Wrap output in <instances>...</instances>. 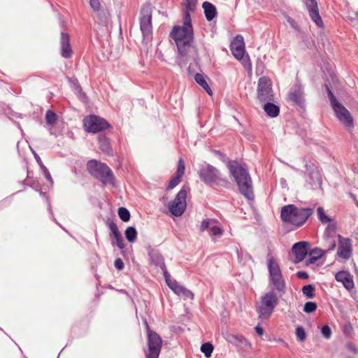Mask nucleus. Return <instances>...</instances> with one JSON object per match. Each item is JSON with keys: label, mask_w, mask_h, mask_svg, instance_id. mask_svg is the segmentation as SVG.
I'll return each instance as SVG.
<instances>
[{"label": "nucleus", "mask_w": 358, "mask_h": 358, "mask_svg": "<svg viewBox=\"0 0 358 358\" xmlns=\"http://www.w3.org/2000/svg\"><path fill=\"white\" fill-rule=\"evenodd\" d=\"M197 0H185V14L183 26L175 27L171 36L174 39L179 52L177 63L182 68L187 62V55L191 49L193 40V29L191 23L190 12L194 11Z\"/></svg>", "instance_id": "f257e3e1"}, {"label": "nucleus", "mask_w": 358, "mask_h": 358, "mask_svg": "<svg viewBox=\"0 0 358 358\" xmlns=\"http://www.w3.org/2000/svg\"><path fill=\"white\" fill-rule=\"evenodd\" d=\"M227 168L236 181L240 193L248 200H253L255 196L252 182L246 165L234 160L228 162Z\"/></svg>", "instance_id": "f03ea898"}, {"label": "nucleus", "mask_w": 358, "mask_h": 358, "mask_svg": "<svg viewBox=\"0 0 358 358\" xmlns=\"http://www.w3.org/2000/svg\"><path fill=\"white\" fill-rule=\"evenodd\" d=\"M312 213L311 208H299L289 204L282 208L280 217L283 222L299 227L306 222Z\"/></svg>", "instance_id": "7ed1b4c3"}, {"label": "nucleus", "mask_w": 358, "mask_h": 358, "mask_svg": "<svg viewBox=\"0 0 358 358\" xmlns=\"http://www.w3.org/2000/svg\"><path fill=\"white\" fill-rule=\"evenodd\" d=\"M91 176L99 180L102 185H115V176L109 166L96 159H91Z\"/></svg>", "instance_id": "20e7f679"}, {"label": "nucleus", "mask_w": 358, "mask_h": 358, "mask_svg": "<svg viewBox=\"0 0 358 358\" xmlns=\"http://www.w3.org/2000/svg\"><path fill=\"white\" fill-rule=\"evenodd\" d=\"M278 303V299L273 291L266 292L261 297L259 305L257 307L259 317L262 320H268L273 313Z\"/></svg>", "instance_id": "39448f33"}, {"label": "nucleus", "mask_w": 358, "mask_h": 358, "mask_svg": "<svg viewBox=\"0 0 358 358\" xmlns=\"http://www.w3.org/2000/svg\"><path fill=\"white\" fill-rule=\"evenodd\" d=\"M200 179L207 185H217L227 186L229 183L227 180L222 177V174L215 167L207 164L201 168L199 171Z\"/></svg>", "instance_id": "423d86ee"}, {"label": "nucleus", "mask_w": 358, "mask_h": 358, "mask_svg": "<svg viewBox=\"0 0 358 358\" xmlns=\"http://www.w3.org/2000/svg\"><path fill=\"white\" fill-rule=\"evenodd\" d=\"M268 268L270 280L275 289L281 294H284L286 292L285 282L282 278L279 264L273 257H270L268 259Z\"/></svg>", "instance_id": "0eeeda50"}, {"label": "nucleus", "mask_w": 358, "mask_h": 358, "mask_svg": "<svg viewBox=\"0 0 358 358\" xmlns=\"http://www.w3.org/2000/svg\"><path fill=\"white\" fill-rule=\"evenodd\" d=\"M148 334V350L145 352V358H159L162 347V339L156 332L152 331L147 322H145Z\"/></svg>", "instance_id": "6e6552de"}, {"label": "nucleus", "mask_w": 358, "mask_h": 358, "mask_svg": "<svg viewBox=\"0 0 358 358\" xmlns=\"http://www.w3.org/2000/svg\"><path fill=\"white\" fill-rule=\"evenodd\" d=\"M187 191L182 188L177 194L174 200L170 201L168 208L171 214L175 216H180L185 210Z\"/></svg>", "instance_id": "1a4fd4ad"}, {"label": "nucleus", "mask_w": 358, "mask_h": 358, "mask_svg": "<svg viewBox=\"0 0 358 358\" xmlns=\"http://www.w3.org/2000/svg\"><path fill=\"white\" fill-rule=\"evenodd\" d=\"M140 27L143 37L149 36L152 34V8L150 4H145L141 8Z\"/></svg>", "instance_id": "9d476101"}, {"label": "nucleus", "mask_w": 358, "mask_h": 358, "mask_svg": "<svg viewBox=\"0 0 358 358\" xmlns=\"http://www.w3.org/2000/svg\"><path fill=\"white\" fill-rule=\"evenodd\" d=\"M91 10L94 13V20L102 25H106L109 13L105 5L100 0H91Z\"/></svg>", "instance_id": "9b49d317"}, {"label": "nucleus", "mask_w": 358, "mask_h": 358, "mask_svg": "<svg viewBox=\"0 0 358 358\" xmlns=\"http://www.w3.org/2000/svg\"><path fill=\"white\" fill-rule=\"evenodd\" d=\"M257 98L261 102L273 100L271 82L265 77H262L258 80Z\"/></svg>", "instance_id": "f8f14e48"}, {"label": "nucleus", "mask_w": 358, "mask_h": 358, "mask_svg": "<svg viewBox=\"0 0 358 358\" xmlns=\"http://www.w3.org/2000/svg\"><path fill=\"white\" fill-rule=\"evenodd\" d=\"M333 109L336 117L347 129L350 130L352 128H353V118L350 113L345 107H344L343 105L341 103L337 104L335 107L333 108Z\"/></svg>", "instance_id": "ddd939ff"}, {"label": "nucleus", "mask_w": 358, "mask_h": 358, "mask_svg": "<svg viewBox=\"0 0 358 358\" xmlns=\"http://www.w3.org/2000/svg\"><path fill=\"white\" fill-rule=\"evenodd\" d=\"M289 100L301 108L305 107V95L303 86L296 83L291 89L288 94Z\"/></svg>", "instance_id": "4468645a"}, {"label": "nucleus", "mask_w": 358, "mask_h": 358, "mask_svg": "<svg viewBox=\"0 0 358 358\" xmlns=\"http://www.w3.org/2000/svg\"><path fill=\"white\" fill-rule=\"evenodd\" d=\"M337 237L338 238L337 256L348 260L350 258L352 253V241L350 238H344L341 235H338Z\"/></svg>", "instance_id": "2eb2a0df"}, {"label": "nucleus", "mask_w": 358, "mask_h": 358, "mask_svg": "<svg viewBox=\"0 0 358 358\" xmlns=\"http://www.w3.org/2000/svg\"><path fill=\"white\" fill-rule=\"evenodd\" d=\"M308 10V15L313 22L319 27H323V21L319 13L317 2L316 0H302Z\"/></svg>", "instance_id": "dca6fc26"}, {"label": "nucleus", "mask_w": 358, "mask_h": 358, "mask_svg": "<svg viewBox=\"0 0 358 358\" xmlns=\"http://www.w3.org/2000/svg\"><path fill=\"white\" fill-rule=\"evenodd\" d=\"M107 225L110 231V237L112 238V245H117L120 249H123L124 248L123 237L117 224L113 220H108L107 221Z\"/></svg>", "instance_id": "f3484780"}, {"label": "nucleus", "mask_w": 358, "mask_h": 358, "mask_svg": "<svg viewBox=\"0 0 358 358\" xmlns=\"http://www.w3.org/2000/svg\"><path fill=\"white\" fill-rule=\"evenodd\" d=\"M60 54L65 59H69L73 55V50L70 45L69 34L64 31L61 32L60 35Z\"/></svg>", "instance_id": "a211bd4d"}, {"label": "nucleus", "mask_w": 358, "mask_h": 358, "mask_svg": "<svg viewBox=\"0 0 358 358\" xmlns=\"http://www.w3.org/2000/svg\"><path fill=\"white\" fill-rule=\"evenodd\" d=\"M309 245L306 241H300L293 245L292 251L295 256L294 263H299L304 259L308 253Z\"/></svg>", "instance_id": "6ab92c4d"}, {"label": "nucleus", "mask_w": 358, "mask_h": 358, "mask_svg": "<svg viewBox=\"0 0 358 358\" xmlns=\"http://www.w3.org/2000/svg\"><path fill=\"white\" fill-rule=\"evenodd\" d=\"M231 50L233 55L237 59H241L245 54V43L243 38L241 35L235 37L231 43Z\"/></svg>", "instance_id": "aec40b11"}, {"label": "nucleus", "mask_w": 358, "mask_h": 358, "mask_svg": "<svg viewBox=\"0 0 358 358\" xmlns=\"http://www.w3.org/2000/svg\"><path fill=\"white\" fill-rule=\"evenodd\" d=\"M112 128L111 125L103 118L91 115V133H97Z\"/></svg>", "instance_id": "412c9836"}, {"label": "nucleus", "mask_w": 358, "mask_h": 358, "mask_svg": "<svg viewBox=\"0 0 358 358\" xmlns=\"http://www.w3.org/2000/svg\"><path fill=\"white\" fill-rule=\"evenodd\" d=\"M225 338L228 342L236 345L237 347L242 348L250 347V343L242 335L227 334Z\"/></svg>", "instance_id": "4be33fe9"}, {"label": "nucleus", "mask_w": 358, "mask_h": 358, "mask_svg": "<svg viewBox=\"0 0 358 358\" xmlns=\"http://www.w3.org/2000/svg\"><path fill=\"white\" fill-rule=\"evenodd\" d=\"M335 278L337 281L341 282L343 286L348 290L351 289L354 287V282L352 280L349 272L345 271H338Z\"/></svg>", "instance_id": "5701e85b"}, {"label": "nucleus", "mask_w": 358, "mask_h": 358, "mask_svg": "<svg viewBox=\"0 0 358 358\" xmlns=\"http://www.w3.org/2000/svg\"><path fill=\"white\" fill-rule=\"evenodd\" d=\"M98 144L99 149L108 156L113 155V150L111 148L109 138L105 134H99L98 136Z\"/></svg>", "instance_id": "b1692460"}, {"label": "nucleus", "mask_w": 358, "mask_h": 358, "mask_svg": "<svg viewBox=\"0 0 358 358\" xmlns=\"http://www.w3.org/2000/svg\"><path fill=\"white\" fill-rule=\"evenodd\" d=\"M148 255L150 257V262L160 268H164L165 263L162 255L159 252L158 250L149 248Z\"/></svg>", "instance_id": "393cba45"}, {"label": "nucleus", "mask_w": 358, "mask_h": 358, "mask_svg": "<svg viewBox=\"0 0 358 358\" xmlns=\"http://www.w3.org/2000/svg\"><path fill=\"white\" fill-rule=\"evenodd\" d=\"M202 7L204 10V14L208 21H211L217 15L215 6L210 2L205 1Z\"/></svg>", "instance_id": "a878e982"}, {"label": "nucleus", "mask_w": 358, "mask_h": 358, "mask_svg": "<svg viewBox=\"0 0 358 358\" xmlns=\"http://www.w3.org/2000/svg\"><path fill=\"white\" fill-rule=\"evenodd\" d=\"M32 153L34 155V159H36L37 164H38L41 170L42 171L45 179L51 184L53 185V179L50 175V173L49 172L47 167L43 164L41 157L38 156V155L35 152L32 151Z\"/></svg>", "instance_id": "bb28decb"}, {"label": "nucleus", "mask_w": 358, "mask_h": 358, "mask_svg": "<svg viewBox=\"0 0 358 358\" xmlns=\"http://www.w3.org/2000/svg\"><path fill=\"white\" fill-rule=\"evenodd\" d=\"M266 103L264 105L263 108L265 113L271 117H275L279 115L280 108L275 105L271 101H266Z\"/></svg>", "instance_id": "cd10ccee"}, {"label": "nucleus", "mask_w": 358, "mask_h": 358, "mask_svg": "<svg viewBox=\"0 0 358 358\" xmlns=\"http://www.w3.org/2000/svg\"><path fill=\"white\" fill-rule=\"evenodd\" d=\"M326 252H327L325 250H322L318 248L313 249L310 252V258L308 260H307V264H309L315 263L317 260L320 259Z\"/></svg>", "instance_id": "c85d7f7f"}, {"label": "nucleus", "mask_w": 358, "mask_h": 358, "mask_svg": "<svg viewBox=\"0 0 358 358\" xmlns=\"http://www.w3.org/2000/svg\"><path fill=\"white\" fill-rule=\"evenodd\" d=\"M194 79H195V81L201 87H202L208 94L212 95L213 92H212L211 89L210 88V87L208 86V83L206 82V80L203 75H201L200 73H196V75L194 76Z\"/></svg>", "instance_id": "c756f323"}, {"label": "nucleus", "mask_w": 358, "mask_h": 358, "mask_svg": "<svg viewBox=\"0 0 358 358\" xmlns=\"http://www.w3.org/2000/svg\"><path fill=\"white\" fill-rule=\"evenodd\" d=\"M58 120L57 115L52 110H48L45 113V122L48 124L53 126Z\"/></svg>", "instance_id": "7c9ffc66"}, {"label": "nucleus", "mask_w": 358, "mask_h": 358, "mask_svg": "<svg viewBox=\"0 0 358 358\" xmlns=\"http://www.w3.org/2000/svg\"><path fill=\"white\" fill-rule=\"evenodd\" d=\"M124 234L127 241L133 243L136 239L137 231L134 227H129L126 229Z\"/></svg>", "instance_id": "2f4dec72"}, {"label": "nucleus", "mask_w": 358, "mask_h": 358, "mask_svg": "<svg viewBox=\"0 0 358 358\" xmlns=\"http://www.w3.org/2000/svg\"><path fill=\"white\" fill-rule=\"evenodd\" d=\"M315 287L313 285H307L303 287L302 293L308 299H313L315 297Z\"/></svg>", "instance_id": "473e14b6"}, {"label": "nucleus", "mask_w": 358, "mask_h": 358, "mask_svg": "<svg viewBox=\"0 0 358 358\" xmlns=\"http://www.w3.org/2000/svg\"><path fill=\"white\" fill-rule=\"evenodd\" d=\"M214 350L213 345L210 343H205L201 346V351L204 354L206 358H210Z\"/></svg>", "instance_id": "72a5a7b5"}, {"label": "nucleus", "mask_w": 358, "mask_h": 358, "mask_svg": "<svg viewBox=\"0 0 358 358\" xmlns=\"http://www.w3.org/2000/svg\"><path fill=\"white\" fill-rule=\"evenodd\" d=\"M324 240H325V246L327 248L325 250L327 252L329 251H332L336 248L337 243L335 239V236L324 238Z\"/></svg>", "instance_id": "f704fd0d"}, {"label": "nucleus", "mask_w": 358, "mask_h": 358, "mask_svg": "<svg viewBox=\"0 0 358 358\" xmlns=\"http://www.w3.org/2000/svg\"><path fill=\"white\" fill-rule=\"evenodd\" d=\"M118 215L120 218L123 222H128L130 219V213L129 211L124 207H120L118 208Z\"/></svg>", "instance_id": "c9c22d12"}, {"label": "nucleus", "mask_w": 358, "mask_h": 358, "mask_svg": "<svg viewBox=\"0 0 358 358\" xmlns=\"http://www.w3.org/2000/svg\"><path fill=\"white\" fill-rule=\"evenodd\" d=\"M317 211L318 214V219L322 223L326 224L331 222V220L325 215L322 207H318Z\"/></svg>", "instance_id": "e433bc0d"}, {"label": "nucleus", "mask_w": 358, "mask_h": 358, "mask_svg": "<svg viewBox=\"0 0 358 358\" xmlns=\"http://www.w3.org/2000/svg\"><path fill=\"white\" fill-rule=\"evenodd\" d=\"M317 305L315 302L308 301L304 304L303 311L306 313H312L317 310Z\"/></svg>", "instance_id": "4c0bfd02"}, {"label": "nucleus", "mask_w": 358, "mask_h": 358, "mask_svg": "<svg viewBox=\"0 0 358 358\" xmlns=\"http://www.w3.org/2000/svg\"><path fill=\"white\" fill-rule=\"evenodd\" d=\"M217 221L213 219H206L203 220L201 224L200 230L203 231L206 229H210L213 224H217Z\"/></svg>", "instance_id": "58836bf2"}, {"label": "nucleus", "mask_w": 358, "mask_h": 358, "mask_svg": "<svg viewBox=\"0 0 358 358\" xmlns=\"http://www.w3.org/2000/svg\"><path fill=\"white\" fill-rule=\"evenodd\" d=\"M336 233V225L334 224H329L324 231V237L328 238V237H334L335 236L334 234Z\"/></svg>", "instance_id": "ea45409f"}, {"label": "nucleus", "mask_w": 358, "mask_h": 358, "mask_svg": "<svg viewBox=\"0 0 358 358\" xmlns=\"http://www.w3.org/2000/svg\"><path fill=\"white\" fill-rule=\"evenodd\" d=\"M296 336L297 339L303 342L306 338V334L305 332L304 329L301 326H298L296 329Z\"/></svg>", "instance_id": "a19ab883"}, {"label": "nucleus", "mask_w": 358, "mask_h": 358, "mask_svg": "<svg viewBox=\"0 0 358 358\" xmlns=\"http://www.w3.org/2000/svg\"><path fill=\"white\" fill-rule=\"evenodd\" d=\"M210 234L212 236H220L223 234V230L216 224H213L209 229Z\"/></svg>", "instance_id": "79ce46f5"}, {"label": "nucleus", "mask_w": 358, "mask_h": 358, "mask_svg": "<svg viewBox=\"0 0 358 358\" xmlns=\"http://www.w3.org/2000/svg\"><path fill=\"white\" fill-rule=\"evenodd\" d=\"M76 90L77 91V96H78V99L80 101H82L84 103L87 104V94L82 91L81 87L80 85H77L76 87Z\"/></svg>", "instance_id": "37998d69"}, {"label": "nucleus", "mask_w": 358, "mask_h": 358, "mask_svg": "<svg viewBox=\"0 0 358 358\" xmlns=\"http://www.w3.org/2000/svg\"><path fill=\"white\" fill-rule=\"evenodd\" d=\"M185 169V162L182 159H180L178 161V169H177L176 175L182 178V176L184 175Z\"/></svg>", "instance_id": "c03bdc74"}, {"label": "nucleus", "mask_w": 358, "mask_h": 358, "mask_svg": "<svg viewBox=\"0 0 358 358\" xmlns=\"http://www.w3.org/2000/svg\"><path fill=\"white\" fill-rule=\"evenodd\" d=\"M327 90L328 96H329V100H330V103H331V105L332 108L335 107L337 104L341 103L336 99V98L334 95V94L331 92V90H330V88L329 87H327Z\"/></svg>", "instance_id": "a18cd8bd"}, {"label": "nucleus", "mask_w": 358, "mask_h": 358, "mask_svg": "<svg viewBox=\"0 0 358 358\" xmlns=\"http://www.w3.org/2000/svg\"><path fill=\"white\" fill-rule=\"evenodd\" d=\"M180 179H181V177L178 176H175L169 182V186H168V188L169 189H173L174 188L176 185H178L179 184V182H180Z\"/></svg>", "instance_id": "49530a36"}, {"label": "nucleus", "mask_w": 358, "mask_h": 358, "mask_svg": "<svg viewBox=\"0 0 358 358\" xmlns=\"http://www.w3.org/2000/svg\"><path fill=\"white\" fill-rule=\"evenodd\" d=\"M321 331L325 338L329 339L331 337V330L329 326L324 325L322 327Z\"/></svg>", "instance_id": "de8ad7c7"}, {"label": "nucleus", "mask_w": 358, "mask_h": 358, "mask_svg": "<svg viewBox=\"0 0 358 358\" xmlns=\"http://www.w3.org/2000/svg\"><path fill=\"white\" fill-rule=\"evenodd\" d=\"M83 122L84 129L87 133H90V115H86L84 117Z\"/></svg>", "instance_id": "09e8293b"}, {"label": "nucleus", "mask_w": 358, "mask_h": 358, "mask_svg": "<svg viewBox=\"0 0 358 358\" xmlns=\"http://www.w3.org/2000/svg\"><path fill=\"white\" fill-rule=\"evenodd\" d=\"M114 265L115 267L119 271L122 270L124 268V262L120 258H117L115 260Z\"/></svg>", "instance_id": "8fccbe9b"}, {"label": "nucleus", "mask_w": 358, "mask_h": 358, "mask_svg": "<svg viewBox=\"0 0 358 358\" xmlns=\"http://www.w3.org/2000/svg\"><path fill=\"white\" fill-rule=\"evenodd\" d=\"M185 287L178 284L176 287H174V290H173L176 294L181 296L182 293L184 291Z\"/></svg>", "instance_id": "3c124183"}, {"label": "nucleus", "mask_w": 358, "mask_h": 358, "mask_svg": "<svg viewBox=\"0 0 358 358\" xmlns=\"http://www.w3.org/2000/svg\"><path fill=\"white\" fill-rule=\"evenodd\" d=\"M181 296L189 298L191 299H194V294L191 291L187 289L186 288L184 289V291L182 293Z\"/></svg>", "instance_id": "603ef678"}, {"label": "nucleus", "mask_w": 358, "mask_h": 358, "mask_svg": "<svg viewBox=\"0 0 358 358\" xmlns=\"http://www.w3.org/2000/svg\"><path fill=\"white\" fill-rule=\"evenodd\" d=\"M161 268L163 271L166 282H168L169 281L171 280V275H169V273H168V271L166 270V265H164V268Z\"/></svg>", "instance_id": "864d4df0"}, {"label": "nucleus", "mask_w": 358, "mask_h": 358, "mask_svg": "<svg viewBox=\"0 0 358 358\" xmlns=\"http://www.w3.org/2000/svg\"><path fill=\"white\" fill-rule=\"evenodd\" d=\"M296 275L301 279H306L308 278V274L305 271H298Z\"/></svg>", "instance_id": "5fc2aeb1"}, {"label": "nucleus", "mask_w": 358, "mask_h": 358, "mask_svg": "<svg viewBox=\"0 0 358 358\" xmlns=\"http://www.w3.org/2000/svg\"><path fill=\"white\" fill-rule=\"evenodd\" d=\"M168 286L172 289L174 290V287H176L178 283L176 280H170L166 282Z\"/></svg>", "instance_id": "6e6d98bb"}, {"label": "nucleus", "mask_w": 358, "mask_h": 358, "mask_svg": "<svg viewBox=\"0 0 358 358\" xmlns=\"http://www.w3.org/2000/svg\"><path fill=\"white\" fill-rule=\"evenodd\" d=\"M287 20H288L289 23L290 24V25L293 28H294L295 29H298V25L296 24V22L293 19H292L291 17H289Z\"/></svg>", "instance_id": "4d7b16f0"}, {"label": "nucleus", "mask_w": 358, "mask_h": 358, "mask_svg": "<svg viewBox=\"0 0 358 358\" xmlns=\"http://www.w3.org/2000/svg\"><path fill=\"white\" fill-rule=\"evenodd\" d=\"M255 329V331L257 333V334L259 336H262L263 335L264 330H263V329L259 325L256 326Z\"/></svg>", "instance_id": "13d9d810"}, {"label": "nucleus", "mask_w": 358, "mask_h": 358, "mask_svg": "<svg viewBox=\"0 0 358 358\" xmlns=\"http://www.w3.org/2000/svg\"><path fill=\"white\" fill-rule=\"evenodd\" d=\"M86 169L88 172H90V160L86 163Z\"/></svg>", "instance_id": "bf43d9fd"}, {"label": "nucleus", "mask_w": 358, "mask_h": 358, "mask_svg": "<svg viewBox=\"0 0 358 358\" xmlns=\"http://www.w3.org/2000/svg\"><path fill=\"white\" fill-rule=\"evenodd\" d=\"M61 26L64 29H65V24H64V22L63 20H61Z\"/></svg>", "instance_id": "052dcab7"}, {"label": "nucleus", "mask_w": 358, "mask_h": 358, "mask_svg": "<svg viewBox=\"0 0 358 358\" xmlns=\"http://www.w3.org/2000/svg\"><path fill=\"white\" fill-rule=\"evenodd\" d=\"M314 174V173H312V176ZM315 176L317 178V180H319V178L317 177L318 176V173H315Z\"/></svg>", "instance_id": "680f3d73"}, {"label": "nucleus", "mask_w": 358, "mask_h": 358, "mask_svg": "<svg viewBox=\"0 0 358 358\" xmlns=\"http://www.w3.org/2000/svg\"><path fill=\"white\" fill-rule=\"evenodd\" d=\"M303 41H306L305 37H303Z\"/></svg>", "instance_id": "e2e57ef3"}, {"label": "nucleus", "mask_w": 358, "mask_h": 358, "mask_svg": "<svg viewBox=\"0 0 358 358\" xmlns=\"http://www.w3.org/2000/svg\"><path fill=\"white\" fill-rule=\"evenodd\" d=\"M357 15H358V12L357 13Z\"/></svg>", "instance_id": "0e129e2a"}, {"label": "nucleus", "mask_w": 358, "mask_h": 358, "mask_svg": "<svg viewBox=\"0 0 358 358\" xmlns=\"http://www.w3.org/2000/svg\"><path fill=\"white\" fill-rule=\"evenodd\" d=\"M357 206H358V203H357Z\"/></svg>", "instance_id": "69168bd1"}]
</instances>
